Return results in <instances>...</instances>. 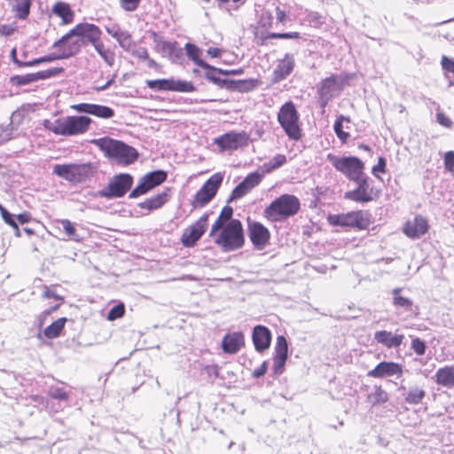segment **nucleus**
<instances>
[{"label":"nucleus","mask_w":454,"mask_h":454,"mask_svg":"<svg viewBox=\"0 0 454 454\" xmlns=\"http://www.w3.org/2000/svg\"><path fill=\"white\" fill-rule=\"evenodd\" d=\"M205 372H207V374L208 375L209 378H211V381L213 382L214 380H215L218 375H219V372H218V366L217 365H207L205 367Z\"/></svg>","instance_id":"nucleus-63"},{"label":"nucleus","mask_w":454,"mask_h":454,"mask_svg":"<svg viewBox=\"0 0 454 454\" xmlns=\"http://www.w3.org/2000/svg\"><path fill=\"white\" fill-rule=\"evenodd\" d=\"M306 20L309 23L310 26L316 27H319L323 23H325L324 17L317 12H311L308 13Z\"/></svg>","instance_id":"nucleus-50"},{"label":"nucleus","mask_w":454,"mask_h":454,"mask_svg":"<svg viewBox=\"0 0 454 454\" xmlns=\"http://www.w3.org/2000/svg\"><path fill=\"white\" fill-rule=\"evenodd\" d=\"M207 72L205 74V77L212 82L213 83L218 85L221 88H225L228 90V86L230 82L229 79L221 78L220 74H224L223 70L221 68H216L209 65V67H203Z\"/></svg>","instance_id":"nucleus-32"},{"label":"nucleus","mask_w":454,"mask_h":454,"mask_svg":"<svg viewBox=\"0 0 454 454\" xmlns=\"http://www.w3.org/2000/svg\"><path fill=\"white\" fill-rule=\"evenodd\" d=\"M328 220L334 226L365 230L371 223V215L368 211L357 210L346 214L331 215Z\"/></svg>","instance_id":"nucleus-8"},{"label":"nucleus","mask_w":454,"mask_h":454,"mask_svg":"<svg viewBox=\"0 0 454 454\" xmlns=\"http://www.w3.org/2000/svg\"><path fill=\"white\" fill-rule=\"evenodd\" d=\"M101 29L95 24L87 22L79 23L59 40L56 41V45L62 44L72 36L82 37L85 40V43L94 45L101 40Z\"/></svg>","instance_id":"nucleus-10"},{"label":"nucleus","mask_w":454,"mask_h":454,"mask_svg":"<svg viewBox=\"0 0 454 454\" xmlns=\"http://www.w3.org/2000/svg\"><path fill=\"white\" fill-rule=\"evenodd\" d=\"M92 105L93 104L81 103V104L73 106V108L74 110H76L78 113H84V114H91Z\"/></svg>","instance_id":"nucleus-61"},{"label":"nucleus","mask_w":454,"mask_h":454,"mask_svg":"<svg viewBox=\"0 0 454 454\" xmlns=\"http://www.w3.org/2000/svg\"><path fill=\"white\" fill-rule=\"evenodd\" d=\"M288 356V344L286 339L279 335L277 337L275 355L273 358V372L276 375L283 373Z\"/></svg>","instance_id":"nucleus-19"},{"label":"nucleus","mask_w":454,"mask_h":454,"mask_svg":"<svg viewBox=\"0 0 454 454\" xmlns=\"http://www.w3.org/2000/svg\"><path fill=\"white\" fill-rule=\"evenodd\" d=\"M52 48L59 49L60 53V58L68 59L72 56H74L76 53L80 51V43L79 42L74 41L69 42L68 40H66L65 43H63L60 45H56V42L53 43Z\"/></svg>","instance_id":"nucleus-34"},{"label":"nucleus","mask_w":454,"mask_h":454,"mask_svg":"<svg viewBox=\"0 0 454 454\" xmlns=\"http://www.w3.org/2000/svg\"><path fill=\"white\" fill-rule=\"evenodd\" d=\"M425 396L426 392L424 389L419 387H412L405 396V402L409 404L416 405L420 403Z\"/></svg>","instance_id":"nucleus-38"},{"label":"nucleus","mask_w":454,"mask_h":454,"mask_svg":"<svg viewBox=\"0 0 454 454\" xmlns=\"http://www.w3.org/2000/svg\"><path fill=\"white\" fill-rule=\"evenodd\" d=\"M114 39L118 42L120 46L128 51L131 45L130 35L126 31L119 30L118 34L114 35Z\"/></svg>","instance_id":"nucleus-44"},{"label":"nucleus","mask_w":454,"mask_h":454,"mask_svg":"<svg viewBox=\"0 0 454 454\" xmlns=\"http://www.w3.org/2000/svg\"><path fill=\"white\" fill-rule=\"evenodd\" d=\"M353 182L356 184V188L346 192L344 199L356 203H367L373 200V188L370 184V177L367 175Z\"/></svg>","instance_id":"nucleus-15"},{"label":"nucleus","mask_w":454,"mask_h":454,"mask_svg":"<svg viewBox=\"0 0 454 454\" xmlns=\"http://www.w3.org/2000/svg\"><path fill=\"white\" fill-rule=\"evenodd\" d=\"M374 340L377 341V343L384 346L388 349L396 348L402 345L404 340V335L381 330L375 332Z\"/></svg>","instance_id":"nucleus-23"},{"label":"nucleus","mask_w":454,"mask_h":454,"mask_svg":"<svg viewBox=\"0 0 454 454\" xmlns=\"http://www.w3.org/2000/svg\"><path fill=\"white\" fill-rule=\"evenodd\" d=\"M429 225L425 217L416 215L412 221H409L403 226V232L411 239H419L428 231Z\"/></svg>","instance_id":"nucleus-22"},{"label":"nucleus","mask_w":454,"mask_h":454,"mask_svg":"<svg viewBox=\"0 0 454 454\" xmlns=\"http://www.w3.org/2000/svg\"><path fill=\"white\" fill-rule=\"evenodd\" d=\"M244 345L245 338L241 332L227 333L222 340V348L228 354H236Z\"/></svg>","instance_id":"nucleus-24"},{"label":"nucleus","mask_w":454,"mask_h":454,"mask_svg":"<svg viewBox=\"0 0 454 454\" xmlns=\"http://www.w3.org/2000/svg\"><path fill=\"white\" fill-rule=\"evenodd\" d=\"M105 154L114 159L119 163L129 165L133 163L138 157L137 150L123 142L114 140L109 137H102L92 140Z\"/></svg>","instance_id":"nucleus-2"},{"label":"nucleus","mask_w":454,"mask_h":454,"mask_svg":"<svg viewBox=\"0 0 454 454\" xmlns=\"http://www.w3.org/2000/svg\"><path fill=\"white\" fill-rule=\"evenodd\" d=\"M167 176V172L160 169L144 175L139 179L137 185L131 191L129 197L132 199L145 194L154 187L165 182Z\"/></svg>","instance_id":"nucleus-12"},{"label":"nucleus","mask_w":454,"mask_h":454,"mask_svg":"<svg viewBox=\"0 0 454 454\" xmlns=\"http://www.w3.org/2000/svg\"><path fill=\"white\" fill-rule=\"evenodd\" d=\"M168 189H167L165 192L148 198L145 201L138 203L137 206L140 208L146 209L148 212H150L160 208L168 200Z\"/></svg>","instance_id":"nucleus-30"},{"label":"nucleus","mask_w":454,"mask_h":454,"mask_svg":"<svg viewBox=\"0 0 454 454\" xmlns=\"http://www.w3.org/2000/svg\"><path fill=\"white\" fill-rule=\"evenodd\" d=\"M223 178L222 174L215 173L207 180L194 195L192 200L193 207H202L206 206L216 194L223 182Z\"/></svg>","instance_id":"nucleus-11"},{"label":"nucleus","mask_w":454,"mask_h":454,"mask_svg":"<svg viewBox=\"0 0 454 454\" xmlns=\"http://www.w3.org/2000/svg\"><path fill=\"white\" fill-rule=\"evenodd\" d=\"M12 82L16 85H26L38 81L36 73L27 74L23 75H15L12 77Z\"/></svg>","instance_id":"nucleus-43"},{"label":"nucleus","mask_w":454,"mask_h":454,"mask_svg":"<svg viewBox=\"0 0 454 454\" xmlns=\"http://www.w3.org/2000/svg\"><path fill=\"white\" fill-rule=\"evenodd\" d=\"M228 90L231 91L248 92L258 86V81L255 79L248 80H230Z\"/></svg>","instance_id":"nucleus-33"},{"label":"nucleus","mask_w":454,"mask_h":454,"mask_svg":"<svg viewBox=\"0 0 454 454\" xmlns=\"http://www.w3.org/2000/svg\"><path fill=\"white\" fill-rule=\"evenodd\" d=\"M411 348L418 355L423 356L426 353L427 345L426 342L420 340L419 337L411 336Z\"/></svg>","instance_id":"nucleus-45"},{"label":"nucleus","mask_w":454,"mask_h":454,"mask_svg":"<svg viewBox=\"0 0 454 454\" xmlns=\"http://www.w3.org/2000/svg\"><path fill=\"white\" fill-rule=\"evenodd\" d=\"M442 69L447 72L454 74V59H450L447 56H442L441 60Z\"/></svg>","instance_id":"nucleus-56"},{"label":"nucleus","mask_w":454,"mask_h":454,"mask_svg":"<svg viewBox=\"0 0 454 454\" xmlns=\"http://www.w3.org/2000/svg\"><path fill=\"white\" fill-rule=\"evenodd\" d=\"M125 313V307L122 303L117 304L114 306L108 312L107 319L108 320H115L117 318L121 317Z\"/></svg>","instance_id":"nucleus-49"},{"label":"nucleus","mask_w":454,"mask_h":454,"mask_svg":"<svg viewBox=\"0 0 454 454\" xmlns=\"http://www.w3.org/2000/svg\"><path fill=\"white\" fill-rule=\"evenodd\" d=\"M286 162V157L284 154H277L269 162L263 164L265 172H270L283 166Z\"/></svg>","instance_id":"nucleus-41"},{"label":"nucleus","mask_w":454,"mask_h":454,"mask_svg":"<svg viewBox=\"0 0 454 454\" xmlns=\"http://www.w3.org/2000/svg\"><path fill=\"white\" fill-rule=\"evenodd\" d=\"M158 45L160 47V49L163 52H166L169 55L173 54L176 48V42L172 43V42L161 41L158 43Z\"/></svg>","instance_id":"nucleus-54"},{"label":"nucleus","mask_w":454,"mask_h":454,"mask_svg":"<svg viewBox=\"0 0 454 454\" xmlns=\"http://www.w3.org/2000/svg\"><path fill=\"white\" fill-rule=\"evenodd\" d=\"M327 159L336 170L342 173L350 181L357 180L366 175L364 173V164L357 157L336 156L329 153Z\"/></svg>","instance_id":"nucleus-5"},{"label":"nucleus","mask_w":454,"mask_h":454,"mask_svg":"<svg viewBox=\"0 0 454 454\" xmlns=\"http://www.w3.org/2000/svg\"><path fill=\"white\" fill-rule=\"evenodd\" d=\"M300 201L297 197L291 194H283L274 200L264 210L265 216L272 221L289 217L297 214L300 209Z\"/></svg>","instance_id":"nucleus-4"},{"label":"nucleus","mask_w":454,"mask_h":454,"mask_svg":"<svg viewBox=\"0 0 454 454\" xmlns=\"http://www.w3.org/2000/svg\"><path fill=\"white\" fill-rule=\"evenodd\" d=\"M17 27L14 24H0V35L10 36L14 34Z\"/></svg>","instance_id":"nucleus-57"},{"label":"nucleus","mask_w":454,"mask_h":454,"mask_svg":"<svg viewBox=\"0 0 454 454\" xmlns=\"http://www.w3.org/2000/svg\"><path fill=\"white\" fill-rule=\"evenodd\" d=\"M12 137V131L9 128H0V145L7 142Z\"/></svg>","instance_id":"nucleus-64"},{"label":"nucleus","mask_w":454,"mask_h":454,"mask_svg":"<svg viewBox=\"0 0 454 454\" xmlns=\"http://www.w3.org/2000/svg\"><path fill=\"white\" fill-rule=\"evenodd\" d=\"M59 223L62 225L63 230L70 239L75 241L79 240V238L76 234V230L74 224L69 220L62 219Z\"/></svg>","instance_id":"nucleus-46"},{"label":"nucleus","mask_w":454,"mask_h":454,"mask_svg":"<svg viewBox=\"0 0 454 454\" xmlns=\"http://www.w3.org/2000/svg\"><path fill=\"white\" fill-rule=\"evenodd\" d=\"M338 90L337 77L335 75L324 79L318 87L320 106L325 107L329 100L336 95Z\"/></svg>","instance_id":"nucleus-21"},{"label":"nucleus","mask_w":454,"mask_h":454,"mask_svg":"<svg viewBox=\"0 0 454 454\" xmlns=\"http://www.w3.org/2000/svg\"><path fill=\"white\" fill-rule=\"evenodd\" d=\"M223 223L224 222L218 217L211 227L209 236L215 237L219 231H221L225 226L223 225Z\"/></svg>","instance_id":"nucleus-62"},{"label":"nucleus","mask_w":454,"mask_h":454,"mask_svg":"<svg viewBox=\"0 0 454 454\" xmlns=\"http://www.w3.org/2000/svg\"><path fill=\"white\" fill-rule=\"evenodd\" d=\"M91 163L57 164L53 174L71 183L86 181L92 174Z\"/></svg>","instance_id":"nucleus-7"},{"label":"nucleus","mask_w":454,"mask_h":454,"mask_svg":"<svg viewBox=\"0 0 454 454\" xmlns=\"http://www.w3.org/2000/svg\"><path fill=\"white\" fill-rule=\"evenodd\" d=\"M262 176L263 175L258 172H253L247 175L245 179L234 188L228 202L243 198L262 182Z\"/></svg>","instance_id":"nucleus-17"},{"label":"nucleus","mask_w":454,"mask_h":454,"mask_svg":"<svg viewBox=\"0 0 454 454\" xmlns=\"http://www.w3.org/2000/svg\"><path fill=\"white\" fill-rule=\"evenodd\" d=\"M49 395L53 399L66 401L68 399V393L62 387H51L49 389Z\"/></svg>","instance_id":"nucleus-48"},{"label":"nucleus","mask_w":454,"mask_h":454,"mask_svg":"<svg viewBox=\"0 0 454 454\" xmlns=\"http://www.w3.org/2000/svg\"><path fill=\"white\" fill-rule=\"evenodd\" d=\"M145 83L149 89L155 91L191 92L195 90L192 82L174 78L147 80Z\"/></svg>","instance_id":"nucleus-14"},{"label":"nucleus","mask_w":454,"mask_h":454,"mask_svg":"<svg viewBox=\"0 0 454 454\" xmlns=\"http://www.w3.org/2000/svg\"><path fill=\"white\" fill-rule=\"evenodd\" d=\"M252 339L256 351L262 352L270 345V331L266 326L256 325L254 327Z\"/></svg>","instance_id":"nucleus-25"},{"label":"nucleus","mask_w":454,"mask_h":454,"mask_svg":"<svg viewBox=\"0 0 454 454\" xmlns=\"http://www.w3.org/2000/svg\"><path fill=\"white\" fill-rule=\"evenodd\" d=\"M403 374L402 364L395 362H380L372 370L367 372L371 378L381 379L396 375L401 377Z\"/></svg>","instance_id":"nucleus-20"},{"label":"nucleus","mask_w":454,"mask_h":454,"mask_svg":"<svg viewBox=\"0 0 454 454\" xmlns=\"http://www.w3.org/2000/svg\"><path fill=\"white\" fill-rule=\"evenodd\" d=\"M249 136L247 132H228L214 140L221 152L235 151L248 145Z\"/></svg>","instance_id":"nucleus-13"},{"label":"nucleus","mask_w":454,"mask_h":454,"mask_svg":"<svg viewBox=\"0 0 454 454\" xmlns=\"http://www.w3.org/2000/svg\"><path fill=\"white\" fill-rule=\"evenodd\" d=\"M343 121H349L348 117L340 116L334 122L333 129L340 140L346 142L349 137V133L343 131L342 122Z\"/></svg>","instance_id":"nucleus-42"},{"label":"nucleus","mask_w":454,"mask_h":454,"mask_svg":"<svg viewBox=\"0 0 454 454\" xmlns=\"http://www.w3.org/2000/svg\"><path fill=\"white\" fill-rule=\"evenodd\" d=\"M434 381L437 385L451 388L454 387V366L439 368L434 374Z\"/></svg>","instance_id":"nucleus-29"},{"label":"nucleus","mask_w":454,"mask_h":454,"mask_svg":"<svg viewBox=\"0 0 454 454\" xmlns=\"http://www.w3.org/2000/svg\"><path fill=\"white\" fill-rule=\"evenodd\" d=\"M244 241L243 227L239 220H231L215 238V243L223 252H231L241 248Z\"/></svg>","instance_id":"nucleus-3"},{"label":"nucleus","mask_w":454,"mask_h":454,"mask_svg":"<svg viewBox=\"0 0 454 454\" xmlns=\"http://www.w3.org/2000/svg\"><path fill=\"white\" fill-rule=\"evenodd\" d=\"M66 322V317H60L57 319L44 329V336L48 339H55L59 337L65 326Z\"/></svg>","instance_id":"nucleus-37"},{"label":"nucleus","mask_w":454,"mask_h":454,"mask_svg":"<svg viewBox=\"0 0 454 454\" xmlns=\"http://www.w3.org/2000/svg\"><path fill=\"white\" fill-rule=\"evenodd\" d=\"M2 218L4 219V221L9 224L10 226H12L15 231H16V235L18 237L20 236V230H19V227H18V224L16 223V221L14 220L13 218V215L9 213L8 210H6L5 212H4L2 215H1Z\"/></svg>","instance_id":"nucleus-51"},{"label":"nucleus","mask_w":454,"mask_h":454,"mask_svg":"<svg viewBox=\"0 0 454 454\" xmlns=\"http://www.w3.org/2000/svg\"><path fill=\"white\" fill-rule=\"evenodd\" d=\"M33 1L34 0H8V4L15 18L25 20L30 14Z\"/></svg>","instance_id":"nucleus-28"},{"label":"nucleus","mask_w":454,"mask_h":454,"mask_svg":"<svg viewBox=\"0 0 454 454\" xmlns=\"http://www.w3.org/2000/svg\"><path fill=\"white\" fill-rule=\"evenodd\" d=\"M444 167L446 170L454 174V151H449L445 153Z\"/></svg>","instance_id":"nucleus-53"},{"label":"nucleus","mask_w":454,"mask_h":454,"mask_svg":"<svg viewBox=\"0 0 454 454\" xmlns=\"http://www.w3.org/2000/svg\"><path fill=\"white\" fill-rule=\"evenodd\" d=\"M93 47L108 67H113L115 64V52L110 48L106 47L102 40L94 44Z\"/></svg>","instance_id":"nucleus-35"},{"label":"nucleus","mask_w":454,"mask_h":454,"mask_svg":"<svg viewBox=\"0 0 454 454\" xmlns=\"http://www.w3.org/2000/svg\"><path fill=\"white\" fill-rule=\"evenodd\" d=\"M133 176L127 173L115 175L107 186L98 192V195L105 199L121 198L131 188Z\"/></svg>","instance_id":"nucleus-9"},{"label":"nucleus","mask_w":454,"mask_h":454,"mask_svg":"<svg viewBox=\"0 0 454 454\" xmlns=\"http://www.w3.org/2000/svg\"><path fill=\"white\" fill-rule=\"evenodd\" d=\"M299 119V114L292 101L285 103L278 114V121L286 136L295 141L301 137Z\"/></svg>","instance_id":"nucleus-6"},{"label":"nucleus","mask_w":454,"mask_h":454,"mask_svg":"<svg viewBox=\"0 0 454 454\" xmlns=\"http://www.w3.org/2000/svg\"><path fill=\"white\" fill-rule=\"evenodd\" d=\"M51 12L56 16L61 18L63 25H67L73 22L74 12L70 5L65 2H57L51 9Z\"/></svg>","instance_id":"nucleus-31"},{"label":"nucleus","mask_w":454,"mask_h":454,"mask_svg":"<svg viewBox=\"0 0 454 454\" xmlns=\"http://www.w3.org/2000/svg\"><path fill=\"white\" fill-rule=\"evenodd\" d=\"M208 215V213L203 214L197 222L184 231L181 241L185 247H193L205 233L207 228Z\"/></svg>","instance_id":"nucleus-16"},{"label":"nucleus","mask_w":454,"mask_h":454,"mask_svg":"<svg viewBox=\"0 0 454 454\" xmlns=\"http://www.w3.org/2000/svg\"><path fill=\"white\" fill-rule=\"evenodd\" d=\"M270 37L276 39H298L300 38V34L298 32L272 33L270 35Z\"/></svg>","instance_id":"nucleus-55"},{"label":"nucleus","mask_w":454,"mask_h":454,"mask_svg":"<svg viewBox=\"0 0 454 454\" xmlns=\"http://www.w3.org/2000/svg\"><path fill=\"white\" fill-rule=\"evenodd\" d=\"M248 236L256 248L262 249L269 244L270 234L269 230L261 223L249 222Z\"/></svg>","instance_id":"nucleus-18"},{"label":"nucleus","mask_w":454,"mask_h":454,"mask_svg":"<svg viewBox=\"0 0 454 454\" xmlns=\"http://www.w3.org/2000/svg\"><path fill=\"white\" fill-rule=\"evenodd\" d=\"M63 71L64 69L62 67H52L46 70L39 71L36 73V74L39 81L56 76Z\"/></svg>","instance_id":"nucleus-47"},{"label":"nucleus","mask_w":454,"mask_h":454,"mask_svg":"<svg viewBox=\"0 0 454 454\" xmlns=\"http://www.w3.org/2000/svg\"><path fill=\"white\" fill-rule=\"evenodd\" d=\"M369 400L372 405L385 403L388 401V394L381 387L375 386L374 389L368 395Z\"/></svg>","instance_id":"nucleus-39"},{"label":"nucleus","mask_w":454,"mask_h":454,"mask_svg":"<svg viewBox=\"0 0 454 454\" xmlns=\"http://www.w3.org/2000/svg\"><path fill=\"white\" fill-rule=\"evenodd\" d=\"M386 171V160L383 157H380L378 164L372 168V174L378 176V173H385Z\"/></svg>","instance_id":"nucleus-59"},{"label":"nucleus","mask_w":454,"mask_h":454,"mask_svg":"<svg viewBox=\"0 0 454 454\" xmlns=\"http://www.w3.org/2000/svg\"><path fill=\"white\" fill-rule=\"evenodd\" d=\"M402 289L395 288L392 291L393 294V305L396 309H401L403 312H406L409 316H417L419 314V308L413 304V301L401 295Z\"/></svg>","instance_id":"nucleus-26"},{"label":"nucleus","mask_w":454,"mask_h":454,"mask_svg":"<svg viewBox=\"0 0 454 454\" xmlns=\"http://www.w3.org/2000/svg\"><path fill=\"white\" fill-rule=\"evenodd\" d=\"M90 123L91 119L87 116H67L54 121L44 120L43 127L55 135L69 137L85 133Z\"/></svg>","instance_id":"nucleus-1"},{"label":"nucleus","mask_w":454,"mask_h":454,"mask_svg":"<svg viewBox=\"0 0 454 454\" xmlns=\"http://www.w3.org/2000/svg\"><path fill=\"white\" fill-rule=\"evenodd\" d=\"M294 59L290 54H286L285 58L279 61L274 69V81L279 82L286 79L294 70Z\"/></svg>","instance_id":"nucleus-27"},{"label":"nucleus","mask_w":454,"mask_h":454,"mask_svg":"<svg viewBox=\"0 0 454 454\" xmlns=\"http://www.w3.org/2000/svg\"><path fill=\"white\" fill-rule=\"evenodd\" d=\"M232 215H233V208L230 206H225L223 207V208L222 209L220 215H219V218L221 220H223V222H227L228 223L231 221V220H233L231 217H232Z\"/></svg>","instance_id":"nucleus-58"},{"label":"nucleus","mask_w":454,"mask_h":454,"mask_svg":"<svg viewBox=\"0 0 454 454\" xmlns=\"http://www.w3.org/2000/svg\"><path fill=\"white\" fill-rule=\"evenodd\" d=\"M91 115L103 119H110L114 115V111L108 106L93 104Z\"/></svg>","instance_id":"nucleus-40"},{"label":"nucleus","mask_w":454,"mask_h":454,"mask_svg":"<svg viewBox=\"0 0 454 454\" xmlns=\"http://www.w3.org/2000/svg\"><path fill=\"white\" fill-rule=\"evenodd\" d=\"M140 0H120L121 7L127 12H134L137 9Z\"/></svg>","instance_id":"nucleus-52"},{"label":"nucleus","mask_w":454,"mask_h":454,"mask_svg":"<svg viewBox=\"0 0 454 454\" xmlns=\"http://www.w3.org/2000/svg\"><path fill=\"white\" fill-rule=\"evenodd\" d=\"M436 121L437 122L446 128H450L452 125L451 120L446 116L443 113H437L436 114Z\"/></svg>","instance_id":"nucleus-60"},{"label":"nucleus","mask_w":454,"mask_h":454,"mask_svg":"<svg viewBox=\"0 0 454 454\" xmlns=\"http://www.w3.org/2000/svg\"><path fill=\"white\" fill-rule=\"evenodd\" d=\"M184 49L186 51L188 58L192 59L197 66H199L201 68L209 67V64L200 59L201 51L199 47H197L193 43H187L184 45Z\"/></svg>","instance_id":"nucleus-36"}]
</instances>
